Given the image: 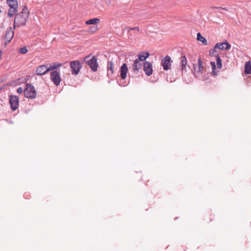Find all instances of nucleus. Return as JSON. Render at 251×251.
I'll return each instance as SVG.
<instances>
[{"instance_id": "obj_1", "label": "nucleus", "mask_w": 251, "mask_h": 251, "mask_svg": "<svg viewBox=\"0 0 251 251\" xmlns=\"http://www.w3.org/2000/svg\"><path fill=\"white\" fill-rule=\"evenodd\" d=\"M28 17V12L26 8H24L22 12L17 14L14 20V28L16 26L20 27L25 24Z\"/></svg>"}, {"instance_id": "obj_2", "label": "nucleus", "mask_w": 251, "mask_h": 251, "mask_svg": "<svg viewBox=\"0 0 251 251\" xmlns=\"http://www.w3.org/2000/svg\"><path fill=\"white\" fill-rule=\"evenodd\" d=\"M139 32L138 27H126V42L129 44H134L135 42L137 34Z\"/></svg>"}, {"instance_id": "obj_3", "label": "nucleus", "mask_w": 251, "mask_h": 251, "mask_svg": "<svg viewBox=\"0 0 251 251\" xmlns=\"http://www.w3.org/2000/svg\"><path fill=\"white\" fill-rule=\"evenodd\" d=\"M6 3L9 7L8 15L10 17H12L18 12V1L17 0H6Z\"/></svg>"}, {"instance_id": "obj_4", "label": "nucleus", "mask_w": 251, "mask_h": 251, "mask_svg": "<svg viewBox=\"0 0 251 251\" xmlns=\"http://www.w3.org/2000/svg\"><path fill=\"white\" fill-rule=\"evenodd\" d=\"M215 58L216 63L215 61H211L210 64L212 69V75L214 76H217L218 75V72H219V70L222 68V60L219 56H217Z\"/></svg>"}, {"instance_id": "obj_5", "label": "nucleus", "mask_w": 251, "mask_h": 251, "mask_svg": "<svg viewBox=\"0 0 251 251\" xmlns=\"http://www.w3.org/2000/svg\"><path fill=\"white\" fill-rule=\"evenodd\" d=\"M24 95L26 98H35L36 97V91L34 87L30 84H26V88L24 90Z\"/></svg>"}, {"instance_id": "obj_6", "label": "nucleus", "mask_w": 251, "mask_h": 251, "mask_svg": "<svg viewBox=\"0 0 251 251\" xmlns=\"http://www.w3.org/2000/svg\"><path fill=\"white\" fill-rule=\"evenodd\" d=\"M70 66L71 69L72 74L74 75H76L78 74L81 68L80 62L77 60L70 62Z\"/></svg>"}, {"instance_id": "obj_7", "label": "nucleus", "mask_w": 251, "mask_h": 251, "mask_svg": "<svg viewBox=\"0 0 251 251\" xmlns=\"http://www.w3.org/2000/svg\"><path fill=\"white\" fill-rule=\"evenodd\" d=\"M9 103L10 104L11 108L13 110H16L19 106V98L15 95H11L9 96Z\"/></svg>"}, {"instance_id": "obj_8", "label": "nucleus", "mask_w": 251, "mask_h": 251, "mask_svg": "<svg viewBox=\"0 0 251 251\" xmlns=\"http://www.w3.org/2000/svg\"><path fill=\"white\" fill-rule=\"evenodd\" d=\"M203 66L202 64V62L201 60V58H199L198 59V68L196 67V65H194V75L198 77H200L201 75V74L202 73V71L203 70Z\"/></svg>"}, {"instance_id": "obj_9", "label": "nucleus", "mask_w": 251, "mask_h": 251, "mask_svg": "<svg viewBox=\"0 0 251 251\" xmlns=\"http://www.w3.org/2000/svg\"><path fill=\"white\" fill-rule=\"evenodd\" d=\"M88 58V57H86L85 59L87 64L93 71H96L98 66L97 58L95 56H93L91 59L87 60Z\"/></svg>"}, {"instance_id": "obj_10", "label": "nucleus", "mask_w": 251, "mask_h": 251, "mask_svg": "<svg viewBox=\"0 0 251 251\" xmlns=\"http://www.w3.org/2000/svg\"><path fill=\"white\" fill-rule=\"evenodd\" d=\"M50 77L51 79V80L54 83V84H55L56 86H58L59 85L60 81H61V77L60 76L59 73L57 72L56 71H53L50 73Z\"/></svg>"}, {"instance_id": "obj_11", "label": "nucleus", "mask_w": 251, "mask_h": 251, "mask_svg": "<svg viewBox=\"0 0 251 251\" xmlns=\"http://www.w3.org/2000/svg\"><path fill=\"white\" fill-rule=\"evenodd\" d=\"M126 78V63L121 67V78L118 80V83L121 86H125V79Z\"/></svg>"}, {"instance_id": "obj_12", "label": "nucleus", "mask_w": 251, "mask_h": 251, "mask_svg": "<svg viewBox=\"0 0 251 251\" xmlns=\"http://www.w3.org/2000/svg\"><path fill=\"white\" fill-rule=\"evenodd\" d=\"M144 71L148 76L151 75L152 74V64L148 61L144 63Z\"/></svg>"}, {"instance_id": "obj_13", "label": "nucleus", "mask_w": 251, "mask_h": 251, "mask_svg": "<svg viewBox=\"0 0 251 251\" xmlns=\"http://www.w3.org/2000/svg\"><path fill=\"white\" fill-rule=\"evenodd\" d=\"M48 72H49L48 65H43L37 67L35 73L37 75H41L45 74Z\"/></svg>"}, {"instance_id": "obj_14", "label": "nucleus", "mask_w": 251, "mask_h": 251, "mask_svg": "<svg viewBox=\"0 0 251 251\" xmlns=\"http://www.w3.org/2000/svg\"><path fill=\"white\" fill-rule=\"evenodd\" d=\"M171 57L168 55L162 60L161 65L165 70H168L170 69V67L171 66Z\"/></svg>"}, {"instance_id": "obj_15", "label": "nucleus", "mask_w": 251, "mask_h": 251, "mask_svg": "<svg viewBox=\"0 0 251 251\" xmlns=\"http://www.w3.org/2000/svg\"><path fill=\"white\" fill-rule=\"evenodd\" d=\"M187 60L185 55H182L181 57V69L182 74L183 75L187 72Z\"/></svg>"}, {"instance_id": "obj_16", "label": "nucleus", "mask_w": 251, "mask_h": 251, "mask_svg": "<svg viewBox=\"0 0 251 251\" xmlns=\"http://www.w3.org/2000/svg\"><path fill=\"white\" fill-rule=\"evenodd\" d=\"M14 36V31L12 29V27H8L5 34V39L8 42H10V41L12 39Z\"/></svg>"}, {"instance_id": "obj_17", "label": "nucleus", "mask_w": 251, "mask_h": 251, "mask_svg": "<svg viewBox=\"0 0 251 251\" xmlns=\"http://www.w3.org/2000/svg\"><path fill=\"white\" fill-rule=\"evenodd\" d=\"M216 48L221 50H229L231 46L227 42L218 43L216 45Z\"/></svg>"}, {"instance_id": "obj_18", "label": "nucleus", "mask_w": 251, "mask_h": 251, "mask_svg": "<svg viewBox=\"0 0 251 251\" xmlns=\"http://www.w3.org/2000/svg\"><path fill=\"white\" fill-rule=\"evenodd\" d=\"M142 67V63L139 60L136 59L132 65V69L134 71H139Z\"/></svg>"}, {"instance_id": "obj_19", "label": "nucleus", "mask_w": 251, "mask_h": 251, "mask_svg": "<svg viewBox=\"0 0 251 251\" xmlns=\"http://www.w3.org/2000/svg\"><path fill=\"white\" fill-rule=\"evenodd\" d=\"M149 56V53L148 52H141L138 54V59L140 61L145 60Z\"/></svg>"}, {"instance_id": "obj_20", "label": "nucleus", "mask_w": 251, "mask_h": 251, "mask_svg": "<svg viewBox=\"0 0 251 251\" xmlns=\"http://www.w3.org/2000/svg\"><path fill=\"white\" fill-rule=\"evenodd\" d=\"M245 73L246 74H251V62H246L245 65Z\"/></svg>"}, {"instance_id": "obj_21", "label": "nucleus", "mask_w": 251, "mask_h": 251, "mask_svg": "<svg viewBox=\"0 0 251 251\" xmlns=\"http://www.w3.org/2000/svg\"><path fill=\"white\" fill-rule=\"evenodd\" d=\"M100 20L98 18H94L92 19H90L86 22V24L87 25H97L99 23Z\"/></svg>"}, {"instance_id": "obj_22", "label": "nucleus", "mask_w": 251, "mask_h": 251, "mask_svg": "<svg viewBox=\"0 0 251 251\" xmlns=\"http://www.w3.org/2000/svg\"><path fill=\"white\" fill-rule=\"evenodd\" d=\"M218 49L217 48H216V45H215V47H214V48L212 50H210V52H209L210 55L211 56H214L215 57H217V56H219L217 52Z\"/></svg>"}, {"instance_id": "obj_23", "label": "nucleus", "mask_w": 251, "mask_h": 251, "mask_svg": "<svg viewBox=\"0 0 251 251\" xmlns=\"http://www.w3.org/2000/svg\"><path fill=\"white\" fill-rule=\"evenodd\" d=\"M197 40L204 44H207V40L201 35L200 33L197 34Z\"/></svg>"}, {"instance_id": "obj_24", "label": "nucleus", "mask_w": 251, "mask_h": 251, "mask_svg": "<svg viewBox=\"0 0 251 251\" xmlns=\"http://www.w3.org/2000/svg\"><path fill=\"white\" fill-rule=\"evenodd\" d=\"M61 66V63H53V64L50 65L49 67H48L49 71L55 69Z\"/></svg>"}, {"instance_id": "obj_25", "label": "nucleus", "mask_w": 251, "mask_h": 251, "mask_svg": "<svg viewBox=\"0 0 251 251\" xmlns=\"http://www.w3.org/2000/svg\"><path fill=\"white\" fill-rule=\"evenodd\" d=\"M98 29L97 25L91 26L89 27V32L91 33H94Z\"/></svg>"}, {"instance_id": "obj_26", "label": "nucleus", "mask_w": 251, "mask_h": 251, "mask_svg": "<svg viewBox=\"0 0 251 251\" xmlns=\"http://www.w3.org/2000/svg\"><path fill=\"white\" fill-rule=\"evenodd\" d=\"M27 52L26 47H23L20 50V52L22 54H25Z\"/></svg>"}, {"instance_id": "obj_27", "label": "nucleus", "mask_w": 251, "mask_h": 251, "mask_svg": "<svg viewBox=\"0 0 251 251\" xmlns=\"http://www.w3.org/2000/svg\"><path fill=\"white\" fill-rule=\"evenodd\" d=\"M17 92L18 94H22L23 92V89L22 87H19L17 89Z\"/></svg>"}, {"instance_id": "obj_28", "label": "nucleus", "mask_w": 251, "mask_h": 251, "mask_svg": "<svg viewBox=\"0 0 251 251\" xmlns=\"http://www.w3.org/2000/svg\"><path fill=\"white\" fill-rule=\"evenodd\" d=\"M109 68L110 69V70L112 71V72H113V70H112L113 68L112 67V64L111 63L110 64V67H109Z\"/></svg>"}, {"instance_id": "obj_29", "label": "nucleus", "mask_w": 251, "mask_h": 251, "mask_svg": "<svg viewBox=\"0 0 251 251\" xmlns=\"http://www.w3.org/2000/svg\"><path fill=\"white\" fill-rule=\"evenodd\" d=\"M1 10H0V13H1Z\"/></svg>"}]
</instances>
